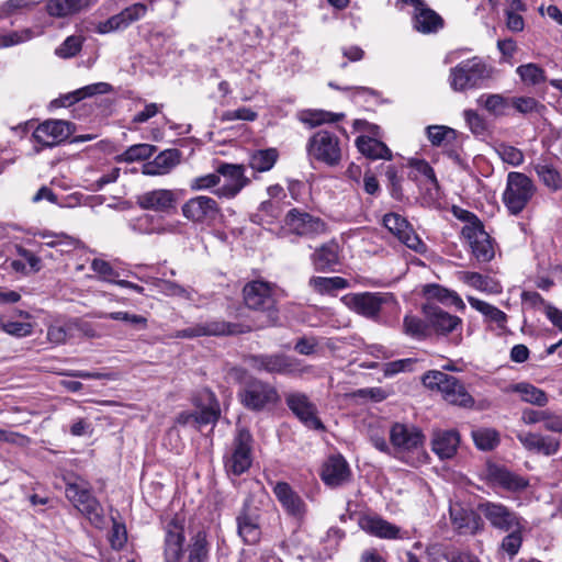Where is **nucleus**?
<instances>
[{
	"label": "nucleus",
	"instance_id": "nucleus-1",
	"mask_svg": "<svg viewBox=\"0 0 562 562\" xmlns=\"http://www.w3.org/2000/svg\"><path fill=\"white\" fill-rule=\"evenodd\" d=\"M165 531V562H206L207 542L204 530L192 533L186 544L184 520L175 517L166 525Z\"/></svg>",
	"mask_w": 562,
	"mask_h": 562
},
{
	"label": "nucleus",
	"instance_id": "nucleus-2",
	"mask_svg": "<svg viewBox=\"0 0 562 562\" xmlns=\"http://www.w3.org/2000/svg\"><path fill=\"white\" fill-rule=\"evenodd\" d=\"M425 439L419 427L407 423H393L389 429V454L411 467L425 464L428 461Z\"/></svg>",
	"mask_w": 562,
	"mask_h": 562
},
{
	"label": "nucleus",
	"instance_id": "nucleus-3",
	"mask_svg": "<svg viewBox=\"0 0 562 562\" xmlns=\"http://www.w3.org/2000/svg\"><path fill=\"white\" fill-rule=\"evenodd\" d=\"M422 382L427 389L439 392L442 398L451 405L464 408L474 406L473 396L467 391L464 384L453 375L431 370L423 375Z\"/></svg>",
	"mask_w": 562,
	"mask_h": 562
},
{
	"label": "nucleus",
	"instance_id": "nucleus-4",
	"mask_svg": "<svg viewBox=\"0 0 562 562\" xmlns=\"http://www.w3.org/2000/svg\"><path fill=\"white\" fill-rule=\"evenodd\" d=\"M493 69L481 58L473 57L450 69L449 85L453 91H465L483 86L492 78Z\"/></svg>",
	"mask_w": 562,
	"mask_h": 562
},
{
	"label": "nucleus",
	"instance_id": "nucleus-5",
	"mask_svg": "<svg viewBox=\"0 0 562 562\" xmlns=\"http://www.w3.org/2000/svg\"><path fill=\"white\" fill-rule=\"evenodd\" d=\"M344 304L352 312L374 322L380 319L386 307L397 304L394 295L389 292H359L342 296Z\"/></svg>",
	"mask_w": 562,
	"mask_h": 562
},
{
	"label": "nucleus",
	"instance_id": "nucleus-6",
	"mask_svg": "<svg viewBox=\"0 0 562 562\" xmlns=\"http://www.w3.org/2000/svg\"><path fill=\"white\" fill-rule=\"evenodd\" d=\"M537 192V186L527 175L510 171L506 178L503 202L512 215L520 214Z\"/></svg>",
	"mask_w": 562,
	"mask_h": 562
},
{
	"label": "nucleus",
	"instance_id": "nucleus-7",
	"mask_svg": "<svg viewBox=\"0 0 562 562\" xmlns=\"http://www.w3.org/2000/svg\"><path fill=\"white\" fill-rule=\"evenodd\" d=\"M67 499L85 515L91 522L98 525L102 521L103 509L99 501L92 495L90 484L83 479L67 481L65 487Z\"/></svg>",
	"mask_w": 562,
	"mask_h": 562
},
{
	"label": "nucleus",
	"instance_id": "nucleus-8",
	"mask_svg": "<svg viewBox=\"0 0 562 562\" xmlns=\"http://www.w3.org/2000/svg\"><path fill=\"white\" fill-rule=\"evenodd\" d=\"M237 397L245 408L252 412H261L274 406L280 401L277 389L259 379H250L245 382L239 389Z\"/></svg>",
	"mask_w": 562,
	"mask_h": 562
},
{
	"label": "nucleus",
	"instance_id": "nucleus-9",
	"mask_svg": "<svg viewBox=\"0 0 562 562\" xmlns=\"http://www.w3.org/2000/svg\"><path fill=\"white\" fill-rule=\"evenodd\" d=\"M307 155L329 167L339 165L342 156L339 137L328 130L314 133L306 144Z\"/></svg>",
	"mask_w": 562,
	"mask_h": 562
},
{
	"label": "nucleus",
	"instance_id": "nucleus-10",
	"mask_svg": "<svg viewBox=\"0 0 562 562\" xmlns=\"http://www.w3.org/2000/svg\"><path fill=\"white\" fill-rule=\"evenodd\" d=\"M193 404L199 409V412L180 413L176 418V423L178 425L200 428L202 426L215 424L217 422L221 409L213 392L209 390L202 391Z\"/></svg>",
	"mask_w": 562,
	"mask_h": 562
},
{
	"label": "nucleus",
	"instance_id": "nucleus-11",
	"mask_svg": "<svg viewBox=\"0 0 562 562\" xmlns=\"http://www.w3.org/2000/svg\"><path fill=\"white\" fill-rule=\"evenodd\" d=\"M181 214L192 224L210 227L222 217V210L215 199L209 195H195L182 204Z\"/></svg>",
	"mask_w": 562,
	"mask_h": 562
},
{
	"label": "nucleus",
	"instance_id": "nucleus-12",
	"mask_svg": "<svg viewBox=\"0 0 562 562\" xmlns=\"http://www.w3.org/2000/svg\"><path fill=\"white\" fill-rule=\"evenodd\" d=\"M252 436L246 428H239L234 438L231 454L225 459V469L228 473L240 475L252 463Z\"/></svg>",
	"mask_w": 562,
	"mask_h": 562
},
{
	"label": "nucleus",
	"instance_id": "nucleus-13",
	"mask_svg": "<svg viewBox=\"0 0 562 562\" xmlns=\"http://www.w3.org/2000/svg\"><path fill=\"white\" fill-rule=\"evenodd\" d=\"M325 222L299 209L290 210L284 217L283 231L297 236L313 237L326 232Z\"/></svg>",
	"mask_w": 562,
	"mask_h": 562
},
{
	"label": "nucleus",
	"instance_id": "nucleus-14",
	"mask_svg": "<svg viewBox=\"0 0 562 562\" xmlns=\"http://www.w3.org/2000/svg\"><path fill=\"white\" fill-rule=\"evenodd\" d=\"M477 509L495 529L509 531L513 528H524L522 518L502 503L483 502Z\"/></svg>",
	"mask_w": 562,
	"mask_h": 562
},
{
	"label": "nucleus",
	"instance_id": "nucleus-15",
	"mask_svg": "<svg viewBox=\"0 0 562 562\" xmlns=\"http://www.w3.org/2000/svg\"><path fill=\"white\" fill-rule=\"evenodd\" d=\"M247 363L257 371L268 373L292 374L299 372V360L283 353L254 355L246 359Z\"/></svg>",
	"mask_w": 562,
	"mask_h": 562
},
{
	"label": "nucleus",
	"instance_id": "nucleus-16",
	"mask_svg": "<svg viewBox=\"0 0 562 562\" xmlns=\"http://www.w3.org/2000/svg\"><path fill=\"white\" fill-rule=\"evenodd\" d=\"M218 173L220 178H224V183L213 193L220 199H234L249 183L245 169L240 165L223 164L218 167Z\"/></svg>",
	"mask_w": 562,
	"mask_h": 562
},
{
	"label": "nucleus",
	"instance_id": "nucleus-17",
	"mask_svg": "<svg viewBox=\"0 0 562 562\" xmlns=\"http://www.w3.org/2000/svg\"><path fill=\"white\" fill-rule=\"evenodd\" d=\"M486 481L493 487H499L512 493L522 492L529 486L527 477L495 463L487 464Z\"/></svg>",
	"mask_w": 562,
	"mask_h": 562
},
{
	"label": "nucleus",
	"instance_id": "nucleus-18",
	"mask_svg": "<svg viewBox=\"0 0 562 562\" xmlns=\"http://www.w3.org/2000/svg\"><path fill=\"white\" fill-rule=\"evenodd\" d=\"M245 304L251 310H270L276 304V286L272 283L256 280L243 289Z\"/></svg>",
	"mask_w": 562,
	"mask_h": 562
},
{
	"label": "nucleus",
	"instance_id": "nucleus-19",
	"mask_svg": "<svg viewBox=\"0 0 562 562\" xmlns=\"http://www.w3.org/2000/svg\"><path fill=\"white\" fill-rule=\"evenodd\" d=\"M74 132V125L64 120H47L37 125L33 132L34 139L45 146L53 147L66 140Z\"/></svg>",
	"mask_w": 562,
	"mask_h": 562
},
{
	"label": "nucleus",
	"instance_id": "nucleus-20",
	"mask_svg": "<svg viewBox=\"0 0 562 562\" xmlns=\"http://www.w3.org/2000/svg\"><path fill=\"white\" fill-rule=\"evenodd\" d=\"M177 202L176 191L169 189H154L136 196V203L140 209L156 213H172Z\"/></svg>",
	"mask_w": 562,
	"mask_h": 562
},
{
	"label": "nucleus",
	"instance_id": "nucleus-21",
	"mask_svg": "<svg viewBox=\"0 0 562 562\" xmlns=\"http://www.w3.org/2000/svg\"><path fill=\"white\" fill-rule=\"evenodd\" d=\"M383 225L390 233H392L401 243H403L408 248L417 252L425 251V244L416 235V233L413 231L412 226L409 225L405 217L396 213L385 214L383 217Z\"/></svg>",
	"mask_w": 562,
	"mask_h": 562
},
{
	"label": "nucleus",
	"instance_id": "nucleus-22",
	"mask_svg": "<svg viewBox=\"0 0 562 562\" xmlns=\"http://www.w3.org/2000/svg\"><path fill=\"white\" fill-rule=\"evenodd\" d=\"M462 236L468 240L471 252L479 262H490L494 258V245L483 224L463 227Z\"/></svg>",
	"mask_w": 562,
	"mask_h": 562
},
{
	"label": "nucleus",
	"instance_id": "nucleus-23",
	"mask_svg": "<svg viewBox=\"0 0 562 562\" xmlns=\"http://www.w3.org/2000/svg\"><path fill=\"white\" fill-rule=\"evenodd\" d=\"M422 311L429 323V330L432 329L437 335L447 336L461 329L462 319L459 316L443 311L434 303H425Z\"/></svg>",
	"mask_w": 562,
	"mask_h": 562
},
{
	"label": "nucleus",
	"instance_id": "nucleus-24",
	"mask_svg": "<svg viewBox=\"0 0 562 562\" xmlns=\"http://www.w3.org/2000/svg\"><path fill=\"white\" fill-rule=\"evenodd\" d=\"M148 11L146 4L142 2L134 3L125 8L120 13L112 15L108 20L98 23L95 31L99 34H106L120 30H125L132 23L143 19Z\"/></svg>",
	"mask_w": 562,
	"mask_h": 562
},
{
	"label": "nucleus",
	"instance_id": "nucleus-25",
	"mask_svg": "<svg viewBox=\"0 0 562 562\" xmlns=\"http://www.w3.org/2000/svg\"><path fill=\"white\" fill-rule=\"evenodd\" d=\"M285 403L293 414L308 428L323 429L324 426L317 417L315 405L304 393H289L285 396Z\"/></svg>",
	"mask_w": 562,
	"mask_h": 562
},
{
	"label": "nucleus",
	"instance_id": "nucleus-26",
	"mask_svg": "<svg viewBox=\"0 0 562 562\" xmlns=\"http://www.w3.org/2000/svg\"><path fill=\"white\" fill-rule=\"evenodd\" d=\"M258 509L245 502L239 510L236 522L239 537L247 544H255L260 540L261 528Z\"/></svg>",
	"mask_w": 562,
	"mask_h": 562
},
{
	"label": "nucleus",
	"instance_id": "nucleus-27",
	"mask_svg": "<svg viewBox=\"0 0 562 562\" xmlns=\"http://www.w3.org/2000/svg\"><path fill=\"white\" fill-rule=\"evenodd\" d=\"M273 493L284 512L302 520L306 514V504L302 497L285 482H278L273 486Z\"/></svg>",
	"mask_w": 562,
	"mask_h": 562
},
{
	"label": "nucleus",
	"instance_id": "nucleus-28",
	"mask_svg": "<svg viewBox=\"0 0 562 562\" xmlns=\"http://www.w3.org/2000/svg\"><path fill=\"white\" fill-rule=\"evenodd\" d=\"M358 525L361 530L376 538L389 540L402 538L400 527L375 514L361 515Z\"/></svg>",
	"mask_w": 562,
	"mask_h": 562
},
{
	"label": "nucleus",
	"instance_id": "nucleus-29",
	"mask_svg": "<svg viewBox=\"0 0 562 562\" xmlns=\"http://www.w3.org/2000/svg\"><path fill=\"white\" fill-rule=\"evenodd\" d=\"M517 439L526 450L546 457L555 454L561 445L557 438L530 431L518 432Z\"/></svg>",
	"mask_w": 562,
	"mask_h": 562
},
{
	"label": "nucleus",
	"instance_id": "nucleus-30",
	"mask_svg": "<svg viewBox=\"0 0 562 562\" xmlns=\"http://www.w3.org/2000/svg\"><path fill=\"white\" fill-rule=\"evenodd\" d=\"M450 519L459 533L475 535L483 529V521L477 513L454 504L450 506Z\"/></svg>",
	"mask_w": 562,
	"mask_h": 562
},
{
	"label": "nucleus",
	"instance_id": "nucleus-31",
	"mask_svg": "<svg viewBox=\"0 0 562 562\" xmlns=\"http://www.w3.org/2000/svg\"><path fill=\"white\" fill-rule=\"evenodd\" d=\"M460 445V434L454 429H436L431 436V450L440 460L456 456Z\"/></svg>",
	"mask_w": 562,
	"mask_h": 562
},
{
	"label": "nucleus",
	"instance_id": "nucleus-32",
	"mask_svg": "<svg viewBox=\"0 0 562 562\" xmlns=\"http://www.w3.org/2000/svg\"><path fill=\"white\" fill-rule=\"evenodd\" d=\"M426 135L432 146L447 149L448 156L456 162H460V155L452 147L458 138V132L446 125H429Z\"/></svg>",
	"mask_w": 562,
	"mask_h": 562
},
{
	"label": "nucleus",
	"instance_id": "nucleus-33",
	"mask_svg": "<svg viewBox=\"0 0 562 562\" xmlns=\"http://www.w3.org/2000/svg\"><path fill=\"white\" fill-rule=\"evenodd\" d=\"M531 167L540 183L550 192L555 193L562 190V171L552 160L541 158L533 162Z\"/></svg>",
	"mask_w": 562,
	"mask_h": 562
},
{
	"label": "nucleus",
	"instance_id": "nucleus-34",
	"mask_svg": "<svg viewBox=\"0 0 562 562\" xmlns=\"http://www.w3.org/2000/svg\"><path fill=\"white\" fill-rule=\"evenodd\" d=\"M130 227L138 234H168L177 231V225L173 223H166L161 217L144 214L130 222Z\"/></svg>",
	"mask_w": 562,
	"mask_h": 562
},
{
	"label": "nucleus",
	"instance_id": "nucleus-35",
	"mask_svg": "<svg viewBox=\"0 0 562 562\" xmlns=\"http://www.w3.org/2000/svg\"><path fill=\"white\" fill-rule=\"evenodd\" d=\"M179 162L180 153L178 149L164 150L143 166V173L146 176H164L169 173Z\"/></svg>",
	"mask_w": 562,
	"mask_h": 562
},
{
	"label": "nucleus",
	"instance_id": "nucleus-36",
	"mask_svg": "<svg viewBox=\"0 0 562 562\" xmlns=\"http://www.w3.org/2000/svg\"><path fill=\"white\" fill-rule=\"evenodd\" d=\"M423 294L427 303L438 302L447 306H454L459 311L465 310V304L459 294L452 290L443 288L439 284H426L423 289Z\"/></svg>",
	"mask_w": 562,
	"mask_h": 562
},
{
	"label": "nucleus",
	"instance_id": "nucleus-37",
	"mask_svg": "<svg viewBox=\"0 0 562 562\" xmlns=\"http://www.w3.org/2000/svg\"><path fill=\"white\" fill-rule=\"evenodd\" d=\"M234 329L231 324L225 322H210L204 325H196L193 327L184 328L181 330H177L172 337L175 338H194L200 336H209V335H226L233 334Z\"/></svg>",
	"mask_w": 562,
	"mask_h": 562
},
{
	"label": "nucleus",
	"instance_id": "nucleus-38",
	"mask_svg": "<svg viewBox=\"0 0 562 562\" xmlns=\"http://www.w3.org/2000/svg\"><path fill=\"white\" fill-rule=\"evenodd\" d=\"M349 474L348 464L340 456L330 457L322 470V480L329 486L342 484Z\"/></svg>",
	"mask_w": 562,
	"mask_h": 562
},
{
	"label": "nucleus",
	"instance_id": "nucleus-39",
	"mask_svg": "<svg viewBox=\"0 0 562 562\" xmlns=\"http://www.w3.org/2000/svg\"><path fill=\"white\" fill-rule=\"evenodd\" d=\"M506 392L517 393L525 403L543 407L549 403L548 394L528 382H519L507 386Z\"/></svg>",
	"mask_w": 562,
	"mask_h": 562
},
{
	"label": "nucleus",
	"instance_id": "nucleus-40",
	"mask_svg": "<svg viewBox=\"0 0 562 562\" xmlns=\"http://www.w3.org/2000/svg\"><path fill=\"white\" fill-rule=\"evenodd\" d=\"M90 0H47L46 12L53 18H67L90 7Z\"/></svg>",
	"mask_w": 562,
	"mask_h": 562
},
{
	"label": "nucleus",
	"instance_id": "nucleus-41",
	"mask_svg": "<svg viewBox=\"0 0 562 562\" xmlns=\"http://www.w3.org/2000/svg\"><path fill=\"white\" fill-rule=\"evenodd\" d=\"M460 280L469 286L487 294H499L503 290L497 280L479 272H460Z\"/></svg>",
	"mask_w": 562,
	"mask_h": 562
},
{
	"label": "nucleus",
	"instance_id": "nucleus-42",
	"mask_svg": "<svg viewBox=\"0 0 562 562\" xmlns=\"http://www.w3.org/2000/svg\"><path fill=\"white\" fill-rule=\"evenodd\" d=\"M414 23L418 32L427 34L437 32L442 26V19L423 3L414 11Z\"/></svg>",
	"mask_w": 562,
	"mask_h": 562
},
{
	"label": "nucleus",
	"instance_id": "nucleus-43",
	"mask_svg": "<svg viewBox=\"0 0 562 562\" xmlns=\"http://www.w3.org/2000/svg\"><path fill=\"white\" fill-rule=\"evenodd\" d=\"M339 247L336 243H327L317 248L312 255V262L316 270L327 271L338 263Z\"/></svg>",
	"mask_w": 562,
	"mask_h": 562
},
{
	"label": "nucleus",
	"instance_id": "nucleus-44",
	"mask_svg": "<svg viewBox=\"0 0 562 562\" xmlns=\"http://www.w3.org/2000/svg\"><path fill=\"white\" fill-rule=\"evenodd\" d=\"M477 105L484 108L491 115L505 116L509 114L510 98L499 93H484L476 99Z\"/></svg>",
	"mask_w": 562,
	"mask_h": 562
},
{
	"label": "nucleus",
	"instance_id": "nucleus-45",
	"mask_svg": "<svg viewBox=\"0 0 562 562\" xmlns=\"http://www.w3.org/2000/svg\"><path fill=\"white\" fill-rule=\"evenodd\" d=\"M356 146L359 149V151L371 159H391L392 153L387 148V146L369 136H359L356 139Z\"/></svg>",
	"mask_w": 562,
	"mask_h": 562
},
{
	"label": "nucleus",
	"instance_id": "nucleus-46",
	"mask_svg": "<svg viewBox=\"0 0 562 562\" xmlns=\"http://www.w3.org/2000/svg\"><path fill=\"white\" fill-rule=\"evenodd\" d=\"M467 300L471 307L481 313L487 321L495 323L498 327L505 326L507 315L503 311L471 295H468Z\"/></svg>",
	"mask_w": 562,
	"mask_h": 562
},
{
	"label": "nucleus",
	"instance_id": "nucleus-47",
	"mask_svg": "<svg viewBox=\"0 0 562 562\" xmlns=\"http://www.w3.org/2000/svg\"><path fill=\"white\" fill-rule=\"evenodd\" d=\"M403 331L413 339L424 340L430 334L429 323L427 319L424 321L418 316L407 314L403 319Z\"/></svg>",
	"mask_w": 562,
	"mask_h": 562
},
{
	"label": "nucleus",
	"instance_id": "nucleus-48",
	"mask_svg": "<svg viewBox=\"0 0 562 562\" xmlns=\"http://www.w3.org/2000/svg\"><path fill=\"white\" fill-rule=\"evenodd\" d=\"M111 90V86L106 82H98L92 83L86 87H82L69 94H66L63 98V105H71L82 99H86L88 97H92L95 94H104L108 93Z\"/></svg>",
	"mask_w": 562,
	"mask_h": 562
},
{
	"label": "nucleus",
	"instance_id": "nucleus-49",
	"mask_svg": "<svg viewBox=\"0 0 562 562\" xmlns=\"http://www.w3.org/2000/svg\"><path fill=\"white\" fill-rule=\"evenodd\" d=\"M310 285L319 294H330L348 288V281L341 277H313Z\"/></svg>",
	"mask_w": 562,
	"mask_h": 562
},
{
	"label": "nucleus",
	"instance_id": "nucleus-50",
	"mask_svg": "<svg viewBox=\"0 0 562 562\" xmlns=\"http://www.w3.org/2000/svg\"><path fill=\"white\" fill-rule=\"evenodd\" d=\"M507 8L505 9L506 25L512 32H521L525 27V21L519 14L526 11L527 7L521 0H506Z\"/></svg>",
	"mask_w": 562,
	"mask_h": 562
},
{
	"label": "nucleus",
	"instance_id": "nucleus-51",
	"mask_svg": "<svg viewBox=\"0 0 562 562\" xmlns=\"http://www.w3.org/2000/svg\"><path fill=\"white\" fill-rule=\"evenodd\" d=\"M278 157L279 154L276 148L256 150L250 156L249 165L258 172L269 171L276 165Z\"/></svg>",
	"mask_w": 562,
	"mask_h": 562
},
{
	"label": "nucleus",
	"instance_id": "nucleus-52",
	"mask_svg": "<svg viewBox=\"0 0 562 562\" xmlns=\"http://www.w3.org/2000/svg\"><path fill=\"white\" fill-rule=\"evenodd\" d=\"M342 114H336L324 110H306L301 112L300 120L310 127H316L325 123L337 122Z\"/></svg>",
	"mask_w": 562,
	"mask_h": 562
},
{
	"label": "nucleus",
	"instance_id": "nucleus-53",
	"mask_svg": "<svg viewBox=\"0 0 562 562\" xmlns=\"http://www.w3.org/2000/svg\"><path fill=\"white\" fill-rule=\"evenodd\" d=\"M475 446L483 451L493 450L499 443V434L493 428H479L472 431Z\"/></svg>",
	"mask_w": 562,
	"mask_h": 562
},
{
	"label": "nucleus",
	"instance_id": "nucleus-54",
	"mask_svg": "<svg viewBox=\"0 0 562 562\" xmlns=\"http://www.w3.org/2000/svg\"><path fill=\"white\" fill-rule=\"evenodd\" d=\"M155 151V146L149 144H136L130 146L119 157V161L133 162L137 160H144L149 158Z\"/></svg>",
	"mask_w": 562,
	"mask_h": 562
},
{
	"label": "nucleus",
	"instance_id": "nucleus-55",
	"mask_svg": "<svg viewBox=\"0 0 562 562\" xmlns=\"http://www.w3.org/2000/svg\"><path fill=\"white\" fill-rule=\"evenodd\" d=\"M517 75L527 85H538L546 80L544 70L537 64L529 63L516 69Z\"/></svg>",
	"mask_w": 562,
	"mask_h": 562
},
{
	"label": "nucleus",
	"instance_id": "nucleus-56",
	"mask_svg": "<svg viewBox=\"0 0 562 562\" xmlns=\"http://www.w3.org/2000/svg\"><path fill=\"white\" fill-rule=\"evenodd\" d=\"M281 213L280 203L268 200L260 204L255 216L259 220L260 224H271L280 217Z\"/></svg>",
	"mask_w": 562,
	"mask_h": 562
},
{
	"label": "nucleus",
	"instance_id": "nucleus-57",
	"mask_svg": "<svg viewBox=\"0 0 562 562\" xmlns=\"http://www.w3.org/2000/svg\"><path fill=\"white\" fill-rule=\"evenodd\" d=\"M100 318H110L113 321H122L131 324L133 327L137 329H146L148 325V321L146 317L137 314H132L130 312H112V313H101L99 314Z\"/></svg>",
	"mask_w": 562,
	"mask_h": 562
},
{
	"label": "nucleus",
	"instance_id": "nucleus-58",
	"mask_svg": "<svg viewBox=\"0 0 562 562\" xmlns=\"http://www.w3.org/2000/svg\"><path fill=\"white\" fill-rule=\"evenodd\" d=\"M0 327L8 335L21 338L30 336L33 331V326L30 323L11 321L5 317H0Z\"/></svg>",
	"mask_w": 562,
	"mask_h": 562
},
{
	"label": "nucleus",
	"instance_id": "nucleus-59",
	"mask_svg": "<svg viewBox=\"0 0 562 562\" xmlns=\"http://www.w3.org/2000/svg\"><path fill=\"white\" fill-rule=\"evenodd\" d=\"M524 528H513L510 529L507 536H505L501 543V549L506 554H508L509 558L515 557L522 543V532Z\"/></svg>",
	"mask_w": 562,
	"mask_h": 562
},
{
	"label": "nucleus",
	"instance_id": "nucleus-60",
	"mask_svg": "<svg viewBox=\"0 0 562 562\" xmlns=\"http://www.w3.org/2000/svg\"><path fill=\"white\" fill-rule=\"evenodd\" d=\"M496 153L505 164H508L513 167L520 166L525 160L524 153L519 148L512 145L499 144L496 147Z\"/></svg>",
	"mask_w": 562,
	"mask_h": 562
},
{
	"label": "nucleus",
	"instance_id": "nucleus-61",
	"mask_svg": "<svg viewBox=\"0 0 562 562\" xmlns=\"http://www.w3.org/2000/svg\"><path fill=\"white\" fill-rule=\"evenodd\" d=\"M83 37L80 35L68 36L57 48L56 55L61 58H70L76 56L82 47Z\"/></svg>",
	"mask_w": 562,
	"mask_h": 562
},
{
	"label": "nucleus",
	"instance_id": "nucleus-62",
	"mask_svg": "<svg viewBox=\"0 0 562 562\" xmlns=\"http://www.w3.org/2000/svg\"><path fill=\"white\" fill-rule=\"evenodd\" d=\"M220 184L221 178L217 170L214 173H207L191 179L189 187L192 191H205L212 189L214 191L217 187H220Z\"/></svg>",
	"mask_w": 562,
	"mask_h": 562
},
{
	"label": "nucleus",
	"instance_id": "nucleus-63",
	"mask_svg": "<svg viewBox=\"0 0 562 562\" xmlns=\"http://www.w3.org/2000/svg\"><path fill=\"white\" fill-rule=\"evenodd\" d=\"M512 108L515 109L518 113L530 114L533 112L538 113L541 109H543V105L531 97H516L510 98V109Z\"/></svg>",
	"mask_w": 562,
	"mask_h": 562
},
{
	"label": "nucleus",
	"instance_id": "nucleus-64",
	"mask_svg": "<svg viewBox=\"0 0 562 562\" xmlns=\"http://www.w3.org/2000/svg\"><path fill=\"white\" fill-rule=\"evenodd\" d=\"M91 269L99 274L100 279L106 282L115 283L119 273L113 269L110 262L95 258L91 262Z\"/></svg>",
	"mask_w": 562,
	"mask_h": 562
}]
</instances>
